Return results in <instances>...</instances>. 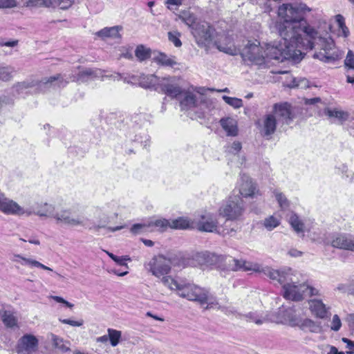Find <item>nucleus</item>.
Returning a JSON list of instances; mask_svg holds the SVG:
<instances>
[{
  "mask_svg": "<svg viewBox=\"0 0 354 354\" xmlns=\"http://www.w3.org/2000/svg\"><path fill=\"white\" fill-rule=\"evenodd\" d=\"M291 42L281 37V41L272 45H266V48L260 46L258 41H248L243 49L242 56L256 64L264 63L266 58L283 62L285 59L298 60L301 53L297 50Z\"/></svg>",
  "mask_w": 354,
  "mask_h": 354,
  "instance_id": "nucleus-1",
  "label": "nucleus"
},
{
  "mask_svg": "<svg viewBox=\"0 0 354 354\" xmlns=\"http://www.w3.org/2000/svg\"><path fill=\"white\" fill-rule=\"evenodd\" d=\"M288 222L297 233L304 232V224L295 213H291L288 219Z\"/></svg>",
  "mask_w": 354,
  "mask_h": 354,
  "instance_id": "nucleus-38",
  "label": "nucleus"
},
{
  "mask_svg": "<svg viewBox=\"0 0 354 354\" xmlns=\"http://www.w3.org/2000/svg\"><path fill=\"white\" fill-rule=\"evenodd\" d=\"M303 318L295 313H294L292 310H286L284 317V322L291 327H298L299 328L301 321Z\"/></svg>",
  "mask_w": 354,
  "mask_h": 354,
  "instance_id": "nucleus-33",
  "label": "nucleus"
},
{
  "mask_svg": "<svg viewBox=\"0 0 354 354\" xmlns=\"http://www.w3.org/2000/svg\"><path fill=\"white\" fill-rule=\"evenodd\" d=\"M194 259L201 266L206 267L216 266L219 268L222 261V255L205 251L197 253L194 257Z\"/></svg>",
  "mask_w": 354,
  "mask_h": 354,
  "instance_id": "nucleus-15",
  "label": "nucleus"
},
{
  "mask_svg": "<svg viewBox=\"0 0 354 354\" xmlns=\"http://www.w3.org/2000/svg\"><path fill=\"white\" fill-rule=\"evenodd\" d=\"M279 224V220L273 216L266 218L263 221V225L270 231L277 227Z\"/></svg>",
  "mask_w": 354,
  "mask_h": 354,
  "instance_id": "nucleus-48",
  "label": "nucleus"
},
{
  "mask_svg": "<svg viewBox=\"0 0 354 354\" xmlns=\"http://www.w3.org/2000/svg\"><path fill=\"white\" fill-rule=\"evenodd\" d=\"M344 67L346 70V81L354 84V53L349 50L344 59Z\"/></svg>",
  "mask_w": 354,
  "mask_h": 354,
  "instance_id": "nucleus-25",
  "label": "nucleus"
},
{
  "mask_svg": "<svg viewBox=\"0 0 354 354\" xmlns=\"http://www.w3.org/2000/svg\"><path fill=\"white\" fill-rule=\"evenodd\" d=\"M161 281L165 286L168 287L169 289L177 291V293L178 292V290L180 288V285L183 283V281H177L176 280L171 278L170 276L165 275L162 276Z\"/></svg>",
  "mask_w": 354,
  "mask_h": 354,
  "instance_id": "nucleus-42",
  "label": "nucleus"
},
{
  "mask_svg": "<svg viewBox=\"0 0 354 354\" xmlns=\"http://www.w3.org/2000/svg\"><path fill=\"white\" fill-rule=\"evenodd\" d=\"M50 339L53 342V346L62 352H67L70 351V342L64 341L62 338L51 333Z\"/></svg>",
  "mask_w": 354,
  "mask_h": 354,
  "instance_id": "nucleus-35",
  "label": "nucleus"
},
{
  "mask_svg": "<svg viewBox=\"0 0 354 354\" xmlns=\"http://www.w3.org/2000/svg\"><path fill=\"white\" fill-rule=\"evenodd\" d=\"M171 264L170 259H167L163 255H158L149 262V270L156 277L160 278L169 273Z\"/></svg>",
  "mask_w": 354,
  "mask_h": 354,
  "instance_id": "nucleus-9",
  "label": "nucleus"
},
{
  "mask_svg": "<svg viewBox=\"0 0 354 354\" xmlns=\"http://www.w3.org/2000/svg\"><path fill=\"white\" fill-rule=\"evenodd\" d=\"M152 61L158 66L163 67L175 68L176 66L179 65L175 56L168 55L160 51L153 52Z\"/></svg>",
  "mask_w": 354,
  "mask_h": 354,
  "instance_id": "nucleus-17",
  "label": "nucleus"
},
{
  "mask_svg": "<svg viewBox=\"0 0 354 354\" xmlns=\"http://www.w3.org/2000/svg\"><path fill=\"white\" fill-rule=\"evenodd\" d=\"M306 292H308L309 296H319L321 293L319 290L308 284L306 283Z\"/></svg>",
  "mask_w": 354,
  "mask_h": 354,
  "instance_id": "nucleus-61",
  "label": "nucleus"
},
{
  "mask_svg": "<svg viewBox=\"0 0 354 354\" xmlns=\"http://www.w3.org/2000/svg\"><path fill=\"white\" fill-rule=\"evenodd\" d=\"M40 83L44 85H50L53 87L63 88L68 84V80L65 79L62 75L57 74L54 76L43 78Z\"/></svg>",
  "mask_w": 354,
  "mask_h": 354,
  "instance_id": "nucleus-26",
  "label": "nucleus"
},
{
  "mask_svg": "<svg viewBox=\"0 0 354 354\" xmlns=\"http://www.w3.org/2000/svg\"><path fill=\"white\" fill-rule=\"evenodd\" d=\"M21 205L15 201L7 198L0 190V212L7 215H15L21 212Z\"/></svg>",
  "mask_w": 354,
  "mask_h": 354,
  "instance_id": "nucleus-16",
  "label": "nucleus"
},
{
  "mask_svg": "<svg viewBox=\"0 0 354 354\" xmlns=\"http://www.w3.org/2000/svg\"><path fill=\"white\" fill-rule=\"evenodd\" d=\"M131 79L133 81H138L142 87L157 90L160 78L155 75L142 74L139 77L133 75Z\"/></svg>",
  "mask_w": 354,
  "mask_h": 354,
  "instance_id": "nucleus-22",
  "label": "nucleus"
},
{
  "mask_svg": "<svg viewBox=\"0 0 354 354\" xmlns=\"http://www.w3.org/2000/svg\"><path fill=\"white\" fill-rule=\"evenodd\" d=\"M239 189L240 194L245 198L254 197L256 194H259L257 185L250 176L245 174H243L241 176Z\"/></svg>",
  "mask_w": 354,
  "mask_h": 354,
  "instance_id": "nucleus-14",
  "label": "nucleus"
},
{
  "mask_svg": "<svg viewBox=\"0 0 354 354\" xmlns=\"http://www.w3.org/2000/svg\"><path fill=\"white\" fill-rule=\"evenodd\" d=\"M148 227H153L158 231H165L170 227V221L165 218H160L147 222Z\"/></svg>",
  "mask_w": 354,
  "mask_h": 354,
  "instance_id": "nucleus-37",
  "label": "nucleus"
},
{
  "mask_svg": "<svg viewBox=\"0 0 354 354\" xmlns=\"http://www.w3.org/2000/svg\"><path fill=\"white\" fill-rule=\"evenodd\" d=\"M131 259L128 256H122V257H118L116 256V259H115L113 261L118 265L121 266H125L127 268H128L127 263H126V261H130Z\"/></svg>",
  "mask_w": 354,
  "mask_h": 354,
  "instance_id": "nucleus-57",
  "label": "nucleus"
},
{
  "mask_svg": "<svg viewBox=\"0 0 354 354\" xmlns=\"http://www.w3.org/2000/svg\"><path fill=\"white\" fill-rule=\"evenodd\" d=\"M342 326V322L337 315H334L331 321L330 329L333 331H338Z\"/></svg>",
  "mask_w": 354,
  "mask_h": 354,
  "instance_id": "nucleus-52",
  "label": "nucleus"
},
{
  "mask_svg": "<svg viewBox=\"0 0 354 354\" xmlns=\"http://www.w3.org/2000/svg\"><path fill=\"white\" fill-rule=\"evenodd\" d=\"M219 269L230 271H254L265 274L267 266L263 267L258 263L246 261L243 259H234L232 257L222 255V261Z\"/></svg>",
  "mask_w": 354,
  "mask_h": 354,
  "instance_id": "nucleus-8",
  "label": "nucleus"
},
{
  "mask_svg": "<svg viewBox=\"0 0 354 354\" xmlns=\"http://www.w3.org/2000/svg\"><path fill=\"white\" fill-rule=\"evenodd\" d=\"M178 295L190 301L196 302L201 306L206 304V310H219L227 315L233 313L229 308L221 306L216 297L210 293L209 289L192 283L183 282Z\"/></svg>",
  "mask_w": 354,
  "mask_h": 354,
  "instance_id": "nucleus-6",
  "label": "nucleus"
},
{
  "mask_svg": "<svg viewBox=\"0 0 354 354\" xmlns=\"http://www.w3.org/2000/svg\"><path fill=\"white\" fill-rule=\"evenodd\" d=\"M179 18L189 26H192L196 21L194 15L189 10L181 11L179 14Z\"/></svg>",
  "mask_w": 354,
  "mask_h": 354,
  "instance_id": "nucleus-44",
  "label": "nucleus"
},
{
  "mask_svg": "<svg viewBox=\"0 0 354 354\" xmlns=\"http://www.w3.org/2000/svg\"><path fill=\"white\" fill-rule=\"evenodd\" d=\"M264 274L282 285L283 296L285 299L295 301H299L304 299V295L307 288L306 283H299L294 281L292 279L294 274L291 268L274 270L268 267L265 270Z\"/></svg>",
  "mask_w": 354,
  "mask_h": 354,
  "instance_id": "nucleus-5",
  "label": "nucleus"
},
{
  "mask_svg": "<svg viewBox=\"0 0 354 354\" xmlns=\"http://www.w3.org/2000/svg\"><path fill=\"white\" fill-rule=\"evenodd\" d=\"M276 118L281 120L283 123L289 124L292 120L290 106L288 103L275 104L273 107V113Z\"/></svg>",
  "mask_w": 354,
  "mask_h": 354,
  "instance_id": "nucleus-19",
  "label": "nucleus"
},
{
  "mask_svg": "<svg viewBox=\"0 0 354 354\" xmlns=\"http://www.w3.org/2000/svg\"><path fill=\"white\" fill-rule=\"evenodd\" d=\"M122 30L121 26H115L112 27H106L97 32V35L103 38H120L121 37L120 31Z\"/></svg>",
  "mask_w": 354,
  "mask_h": 354,
  "instance_id": "nucleus-30",
  "label": "nucleus"
},
{
  "mask_svg": "<svg viewBox=\"0 0 354 354\" xmlns=\"http://www.w3.org/2000/svg\"><path fill=\"white\" fill-rule=\"evenodd\" d=\"M299 42L294 48L299 50L301 53L300 58L302 59V52L301 48L312 50L316 46L321 48L319 53H315L313 57L324 63H333L339 59L340 55L339 50L335 48L333 39L330 37L324 38L319 35L317 30L313 27L309 26L306 21L305 24H302Z\"/></svg>",
  "mask_w": 354,
  "mask_h": 354,
  "instance_id": "nucleus-3",
  "label": "nucleus"
},
{
  "mask_svg": "<svg viewBox=\"0 0 354 354\" xmlns=\"http://www.w3.org/2000/svg\"><path fill=\"white\" fill-rule=\"evenodd\" d=\"M335 248L354 251V237L351 235H339L332 241Z\"/></svg>",
  "mask_w": 354,
  "mask_h": 354,
  "instance_id": "nucleus-23",
  "label": "nucleus"
},
{
  "mask_svg": "<svg viewBox=\"0 0 354 354\" xmlns=\"http://www.w3.org/2000/svg\"><path fill=\"white\" fill-rule=\"evenodd\" d=\"M182 110L189 109L198 106V99L196 95L191 92H187L184 97L180 102Z\"/></svg>",
  "mask_w": 354,
  "mask_h": 354,
  "instance_id": "nucleus-31",
  "label": "nucleus"
},
{
  "mask_svg": "<svg viewBox=\"0 0 354 354\" xmlns=\"http://www.w3.org/2000/svg\"><path fill=\"white\" fill-rule=\"evenodd\" d=\"M109 334V338L110 340L111 345L113 347L116 346L122 337V332L120 330H118L113 328H108L107 330Z\"/></svg>",
  "mask_w": 354,
  "mask_h": 354,
  "instance_id": "nucleus-43",
  "label": "nucleus"
},
{
  "mask_svg": "<svg viewBox=\"0 0 354 354\" xmlns=\"http://www.w3.org/2000/svg\"><path fill=\"white\" fill-rule=\"evenodd\" d=\"M240 319H245L248 322H254L257 325H261L263 324L266 321V319L262 316L259 315L257 313L250 312L247 314H240Z\"/></svg>",
  "mask_w": 354,
  "mask_h": 354,
  "instance_id": "nucleus-39",
  "label": "nucleus"
},
{
  "mask_svg": "<svg viewBox=\"0 0 354 354\" xmlns=\"http://www.w3.org/2000/svg\"><path fill=\"white\" fill-rule=\"evenodd\" d=\"M212 46H216L220 51L229 55H235L236 53V50L232 38L224 35H221L218 41H214Z\"/></svg>",
  "mask_w": 354,
  "mask_h": 354,
  "instance_id": "nucleus-20",
  "label": "nucleus"
},
{
  "mask_svg": "<svg viewBox=\"0 0 354 354\" xmlns=\"http://www.w3.org/2000/svg\"><path fill=\"white\" fill-rule=\"evenodd\" d=\"M288 86L290 88L305 89L309 86L308 80L306 78H292V83Z\"/></svg>",
  "mask_w": 354,
  "mask_h": 354,
  "instance_id": "nucleus-45",
  "label": "nucleus"
},
{
  "mask_svg": "<svg viewBox=\"0 0 354 354\" xmlns=\"http://www.w3.org/2000/svg\"><path fill=\"white\" fill-rule=\"evenodd\" d=\"M309 310L317 318L326 319L328 317L329 308L320 299H313L308 301Z\"/></svg>",
  "mask_w": 354,
  "mask_h": 354,
  "instance_id": "nucleus-18",
  "label": "nucleus"
},
{
  "mask_svg": "<svg viewBox=\"0 0 354 354\" xmlns=\"http://www.w3.org/2000/svg\"><path fill=\"white\" fill-rule=\"evenodd\" d=\"M14 72L13 68L11 67H1L0 68V80L3 81H8L12 77V74Z\"/></svg>",
  "mask_w": 354,
  "mask_h": 354,
  "instance_id": "nucleus-49",
  "label": "nucleus"
},
{
  "mask_svg": "<svg viewBox=\"0 0 354 354\" xmlns=\"http://www.w3.org/2000/svg\"><path fill=\"white\" fill-rule=\"evenodd\" d=\"M180 34L177 31H171L168 32V39L172 42L176 47H180L182 42L180 40Z\"/></svg>",
  "mask_w": 354,
  "mask_h": 354,
  "instance_id": "nucleus-50",
  "label": "nucleus"
},
{
  "mask_svg": "<svg viewBox=\"0 0 354 354\" xmlns=\"http://www.w3.org/2000/svg\"><path fill=\"white\" fill-rule=\"evenodd\" d=\"M39 339L32 334L26 333L17 341L15 351L17 354H34L39 349Z\"/></svg>",
  "mask_w": 354,
  "mask_h": 354,
  "instance_id": "nucleus-10",
  "label": "nucleus"
},
{
  "mask_svg": "<svg viewBox=\"0 0 354 354\" xmlns=\"http://www.w3.org/2000/svg\"><path fill=\"white\" fill-rule=\"evenodd\" d=\"M179 77L176 76H168L160 79L158 88L167 95L176 98L183 93V89L178 83Z\"/></svg>",
  "mask_w": 354,
  "mask_h": 354,
  "instance_id": "nucleus-12",
  "label": "nucleus"
},
{
  "mask_svg": "<svg viewBox=\"0 0 354 354\" xmlns=\"http://www.w3.org/2000/svg\"><path fill=\"white\" fill-rule=\"evenodd\" d=\"M326 348H328L327 354H351V353L348 352L344 353L343 351H339L338 349L334 346L327 345Z\"/></svg>",
  "mask_w": 354,
  "mask_h": 354,
  "instance_id": "nucleus-62",
  "label": "nucleus"
},
{
  "mask_svg": "<svg viewBox=\"0 0 354 354\" xmlns=\"http://www.w3.org/2000/svg\"><path fill=\"white\" fill-rule=\"evenodd\" d=\"M245 211V202L239 195H233L220 206L218 214L227 221H241Z\"/></svg>",
  "mask_w": 354,
  "mask_h": 354,
  "instance_id": "nucleus-7",
  "label": "nucleus"
},
{
  "mask_svg": "<svg viewBox=\"0 0 354 354\" xmlns=\"http://www.w3.org/2000/svg\"><path fill=\"white\" fill-rule=\"evenodd\" d=\"M241 149H242L241 143L239 141H235L231 145L230 149H229V152L232 154L236 155L238 152H239L241 151Z\"/></svg>",
  "mask_w": 354,
  "mask_h": 354,
  "instance_id": "nucleus-56",
  "label": "nucleus"
},
{
  "mask_svg": "<svg viewBox=\"0 0 354 354\" xmlns=\"http://www.w3.org/2000/svg\"><path fill=\"white\" fill-rule=\"evenodd\" d=\"M96 76V71L91 68L84 69L78 73L77 76H73L72 81L77 82H85Z\"/></svg>",
  "mask_w": 354,
  "mask_h": 354,
  "instance_id": "nucleus-34",
  "label": "nucleus"
},
{
  "mask_svg": "<svg viewBox=\"0 0 354 354\" xmlns=\"http://www.w3.org/2000/svg\"><path fill=\"white\" fill-rule=\"evenodd\" d=\"M151 55L153 56L151 50L144 45H138L135 50V56L140 62L147 60Z\"/></svg>",
  "mask_w": 354,
  "mask_h": 354,
  "instance_id": "nucleus-32",
  "label": "nucleus"
},
{
  "mask_svg": "<svg viewBox=\"0 0 354 354\" xmlns=\"http://www.w3.org/2000/svg\"><path fill=\"white\" fill-rule=\"evenodd\" d=\"M22 211L16 216H31L35 214L39 217H50L55 220L57 224L69 227L84 226V219L82 216L75 215L70 208H63L60 205H53L48 203H35L31 207L25 209L21 206Z\"/></svg>",
  "mask_w": 354,
  "mask_h": 354,
  "instance_id": "nucleus-4",
  "label": "nucleus"
},
{
  "mask_svg": "<svg viewBox=\"0 0 354 354\" xmlns=\"http://www.w3.org/2000/svg\"><path fill=\"white\" fill-rule=\"evenodd\" d=\"M146 228H149L147 223H136L132 225L131 227V232L134 234H137L140 233L142 230H145Z\"/></svg>",
  "mask_w": 354,
  "mask_h": 354,
  "instance_id": "nucleus-53",
  "label": "nucleus"
},
{
  "mask_svg": "<svg viewBox=\"0 0 354 354\" xmlns=\"http://www.w3.org/2000/svg\"><path fill=\"white\" fill-rule=\"evenodd\" d=\"M342 341L346 344V348L349 350L348 353L354 354V341H352L346 337H342Z\"/></svg>",
  "mask_w": 354,
  "mask_h": 354,
  "instance_id": "nucleus-58",
  "label": "nucleus"
},
{
  "mask_svg": "<svg viewBox=\"0 0 354 354\" xmlns=\"http://www.w3.org/2000/svg\"><path fill=\"white\" fill-rule=\"evenodd\" d=\"M50 298L53 299L54 301L62 303L66 305L68 308H72L73 307V304L67 301L64 298L59 297V296H50Z\"/></svg>",
  "mask_w": 354,
  "mask_h": 354,
  "instance_id": "nucleus-59",
  "label": "nucleus"
},
{
  "mask_svg": "<svg viewBox=\"0 0 354 354\" xmlns=\"http://www.w3.org/2000/svg\"><path fill=\"white\" fill-rule=\"evenodd\" d=\"M191 227L189 221L183 217H179L170 221V228L177 230H185Z\"/></svg>",
  "mask_w": 354,
  "mask_h": 354,
  "instance_id": "nucleus-40",
  "label": "nucleus"
},
{
  "mask_svg": "<svg viewBox=\"0 0 354 354\" xmlns=\"http://www.w3.org/2000/svg\"><path fill=\"white\" fill-rule=\"evenodd\" d=\"M299 328L303 331L313 333H320L323 331L321 322L310 318H303Z\"/></svg>",
  "mask_w": 354,
  "mask_h": 354,
  "instance_id": "nucleus-24",
  "label": "nucleus"
},
{
  "mask_svg": "<svg viewBox=\"0 0 354 354\" xmlns=\"http://www.w3.org/2000/svg\"><path fill=\"white\" fill-rule=\"evenodd\" d=\"M183 0H166L165 4L167 8L172 9L173 6L179 7L182 5Z\"/></svg>",
  "mask_w": 354,
  "mask_h": 354,
  "instance_id": "nucleus-60",
  "label": "nucleus"
},
{
  "mask_svg": "<svg viewBox=\"0 0 354 354\" xmlns=\"http://www.w3.org/2000/svg\"><path fill=\"white\" fill-rule=\"evenodd\" d=\"M36 85V83L34 81L30 82H23L17 83L15 85L16 90L19 93L22 92L24 89L33 87Z\"/></svg>",
  "mask_w": 354,
  "mask_h": 354,
  "instance_id": "nucleus-51",
  "label": "nucleus"
},
{
  "mask_svg": "<svg viewBox=\"0 0 354 354\" xmlns=\"http://www.w3.org/2000/svg\"><path fill=\"white\" fill-rule=\"evenodd\" d=\"M17 6L16 0H0V8H13Z\"/></svg>",
  "mask_w": 354,
  "mask_h": 354,
  "instance_id": "nucleus-54",
  "label": "nucleus"
},
{
  "mask_svg": "<svg viewBox=\"0 0 354 354\" xmlns=\"http://www.w3.org/2000/svg\"><path fill=\"white\" fill-rule=\"evenodd\" d=\"M310 11L311 8L305 3H299L295 6L285 3L279 6L278 15L283 21L277 23V28L280 37L289 40L291 45L295 47L299 42L301 26L306 24L304 14Z\"/></svg>",
  "mask_w": 354,
  "mask_h": 354,
  "instance_id": "nucleus-2",
  "label": "nucleus"
},
{
  "mask_svg": "<svg viewBox=\"0 0 354 354\" xmlns=\"http://www.w3.org/2000/svg\"><path fill=\"white\" fill-rule=\"evenodd\" d=\"M3 324L8 328L18 327L17 317L10 312L5 311L2 315Z\"/></svg>",
  "mask_w": 354,
  "mask_h": 354,
  "instance_id": "nucleus-41",
  "label": "nucleus"
},
{
  "mask_svg": "<svg viewBox=\"0 0 354 354\" xmlns=\"http://www.w3.org/2000/svg\"><path fill=\"white\" fill-rule=\"evenodd\" d=\"M214 29L207 23L197 24L193 28L192 34L198 45L210 47L214 43L213 34Z\"/></svg>",
  "mask_w": 354,
  "mask_h": 354,
  "instance_id": "nucleus-11",
  "label": "nucleus"
},
{
  "mask_svg": "<svg viewBox=\"0 0 354 354\" xmlns=\"http://www.w3.org/2000/svg\"><path fill=\"white\" fill-rule=\"evenodd\" d=\"M223 129L226 131L229 136H236L238 134V127L236 121L231 118L221 119L220 121Z\"/></svg>",
  "mask_w": 354,
  "mask_h": 354,
  "instance_id": "nucleus-28",
  "label": "nucleus"
},
{
  "mask_svg": "<svg viewBox=\"0 0 354 354\" xmlns=\"http://www.w3.org/2000/svg\"><path fill=\"white\" fill-rule=\"evenodd\" d=\"M274 197L276 200L277 201L281 209H286L289 206V201L286 197V196L279 191L274 190L273 192Z\"/></svg>",
  "mask_w": 354,
  "mask_h": 354,
  "instance_id": "nucleus-46",
  "label": "nucleus"
},
{
  "mask_svg": "<svg viewBox=\"0 0 354 354\" xmlns=\"http://www.w3.org/2000/svg\"><path fill=\"white\" fill-rule=\"evenodd\" d=\"M345 320L348 323L349 328L354 330V313L348 314Z\"/></svg>",
  "mask_w": 354,
  "mask_h": 354,
  "instance_id": "nucleus-64",
  "label": "nucleus"
},
{
  "mask_svg": "<svg viewBox=\"0 0 354 354\" xmlns=\"http://www.w3.org/2000/svg\"><path fill=\"white\" fill-rule=\"evenodd\" d=\"M324 113L330 118H336L340 122L345 121L348 118V113L346 111L338 110L337 109H326L324 110Z\"/></svg>",
  "mask_w": 354,
  "mask_h": 354,
  "instance_id": "nucleus-36",
  "label": "nucleus"
},
{
  "mask_svg": "<svg viewBox=\"0 0 354 354\" xmlns=\"http://www.w3.org/2000/svg\"><path fill=\"white\" fill-rule=\"evenodd\" d=\"M59 322L62 324H68L72 326H82L84 324V321L82 319L78 321H73L69 319H59Z\"/></svg>",
  "mask_w": 354,
  "mask_h": 354,
  "instance_id": "nucleus-55",
  "label": "nucleus"
},
{
  "mask_svg": "<svg viewBox=\"0 0 354 354\" xmlns=\"http://www.w3.org/2000/svg\"><path fill=\"white\" fill-rule=\"evenodd\" d=\"M339 170H341L342 174H345L346 178H349L350 180H352L353 178V173L351 171H348V167L345 165H342L340 167L338 168Z\"/></svg>",
  "mask_w": 354,
  "mask_h": 354,
  "instance_id": "nucleus-63",
  "label": "nucleus"
},
{
  "mask_svg": "<svg viewBox=\"0 0 354 354\" xmlns=\"http://www.w3.org/2000/svg\"><path fill=\"white\" fill-rule=\"evenodd\" d=\"M216 227L217 222L209 216H202L197 224L198 230L203 232H212Z\"/></svg>",
  "mask_w": 354,
  "mask_h": 354,
  "instance_id": "nucleus-27",
  "label": "nucleus"
},
{
  "mask_svg": "<svg viewBox=\"0 0 354 354\" xmlns=\"http://www.w3.org/2000/svg\"><path fill=\"white\" fill-rule=\"evenodd\" d=\"M222 98L226 104L234 109H239L243 106V101L240 98L229 97L227 95H223Z\"/></svg>",
  "mask_w": 354,
  "mask_h": 354,
  "instance_id": "nucleus-47",
  "label": "nucleus"
},
{
  "mask_svg": "<svg viewBox=\"0 0 354 354\" xmlns=\"http://www.w3.org/2000/svg\"><path fill=\"white\" fill-rule=\"evenodd\" d=\"M277 119L275 115L272 113L266 115L262 120L261 128V134L267 138H270L276 131Z\"/></svg>",
  "mask_w": 354,
  "mask_h": 354,
  "instance_id": "nucleus-21",
  "label": "nucleus"
},
{
  "mask_svg": "<svg viewBox=\"0 0 354 354\" xmlns=\"http://www.w3.org/2000/svg\"><path fill=\"white\" fill-rule=\"evenodd\" d=\"M21 3L26 7H55L67 9L72 6L73 0H21Z\"/></svg>",
  "mask_w": 354,
  "mask_h": 354,
  "instance_id": "nucleus-13",
  "label": "nucleus"
},
{
  "mask_svg": "<svg viewBox=\"0 0 354 354\" xmlns=\"http://www.w3.org/2000/svg\"><path fill=\"white\" fill-rule=\"evenodd\" d=\"M14 257H15V259H14L15 261L21 263V264L23 266H28L30 268H32V267L39 268L43 270H50V271L53 270L50 268L41 263L40 262H39L36 260L24 257L20 254H16V255H15Z\"/></svg>",
  "mask_w": 354,
  "mask_h": 354,
  "instance_id": "nucleus-29",
  "label": "nucleus"
}]
</instances>
